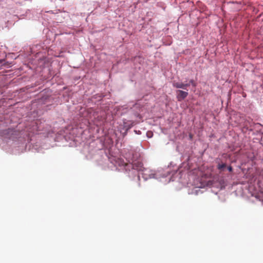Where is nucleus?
Returning <instances> with one entry per match:
<instances>
[{
  "label": "nucleus",
  "mask_w": 263,
  "mask_h": 263,
  "mask_svg": "<svg viewBox=\"0 0 263 263\" xmlns=\"http://www.w3.org/2000/svg\"><path fill=\"white\" fill-rule=\"evenodd\" d=\"M188 96L187 91H185L181 90L176 91V98L178 101H181L184 100Z\"/></svg>",
  "instance_id": "nucleus-2"
},
{
  "label": "nucleus",
  "mask_w": 263,
  "mask_h": 263,
  "mask_svg": "<svg viewBox=\"0 0 263 263\" xmlns=\"http://www.w3.org/2000/svg\"><path fill=\"white\" fill-rule=\"evenodd\" d=\"M133 168L139 171H142L143 168V163L140 161L135 162L133 164Z\"/></svg>",
  "instance_id": "nucleus-4"
},
{
  "label": "nucleus",
  "mask_w": 263,
  "mask_h": 263,
  "mask_svg": "<svg viewBox=\"0 0 263 263\" xmlns=\"http://www.w3.org/2000/svg\"><path fill=\"white\" fill-rule=\"evenodd\" d=\"M142 171L143 172L142 176L145 180L155 177V174L153 173L152 171L149 169L143 168Z\"/></svg>",
  "instance_id": "nucleus-1"
},
{
  "label": "nucleus",
  "mask_w": 263,
  "mask_h": 263,
  "mask_svg": "<svg viewBox=\"0 0 263 263\" xmlns=\"http://www.w3.org/2000/svg\"><path fill=\"white\" fill-rule=\"evenodd\" d=\"M228 170L229 172H232L233 170L232 167L231 166H229L228 167Z\"/></svg>",
  "instance_id": "nucleus-7"
},
{
  "label": "nucleus",
  "mask_w": 263,
  "mask_h": 263,
  "mask_svg": "<svg viewBox=\"0 0 263 263\" xmlns=\"http://www.w3.org/2000/svg\"><path fill=\"white\" fill-rule=\"evenodd\" d=\"M173 86L174 87H176L177 88H182L183 89H185L187 91L186 87H189L190 86V84H188V83L184 84L182 82H174L173 83Z\"/></svg>",
  "instance_id": "nucleus-3"
},
{
  "label": "nucleus",
  "mask_w": 263,
  "mask_h": 263,
  "mask_svg": "<svg viewBox=\"0 0 263 263\" xmlns=\"http://www.w3.org/2000/svg\"><path fill=\"white\" fill-rule=\"evenodd\" d=\"M226 163L220 164L219 163H218V165H217V168L218 170H219L220 171H223V169L224 168H226Z\"/></svg>",
  "instance_id": "nucleus-5"
},
{
  "label": "nucleus",
  "mask_w": 263,
  "mask_h": 263,
  "mask_svg": "<svg viewBox=\"0 0 263 263\" xmlns=\"http://www.w3.org/2000/svg\"><path fill=\"white\" fill-rule=\"evenodd\" d=\"M189 84H191L194 87H196V84L194 80H191L190 81Z\"/></svg>",
  "instance_id": "nucleus-6"
},
{
  "label": "nucleus",
  "mask_w": 263,
  "mask_h": 263,
  "mask_svg": "<svg viewBox=\"0 0 263 263\" xmlns=\"http://www.w3.org/2000/svg\"><path fill=\"white\" fill-rule=\"evenodd\" d=\"M190 138L191 139L192 138V135H190Z\"/></svg>",
  "instance_id": "nucleus-8"
}]
</instances>
